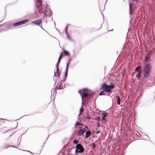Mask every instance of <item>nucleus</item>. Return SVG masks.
<instances>
[{"mask_svg":"<svg viewBox=\"0 0 155 155\" xmlns=\"http://www.w3.org/2000/svg\"><path fill=\"white\" fill-rule=\"evenodd\" d=\"M154 52H155V48H154L153 51Z\"/></svg>","mask_w":155,"mask_h":155,"instance_id":"49","label":"nucleus"},{"mask_svg":"<svg viewBox=\"0 0 155 155\" xmlns=\"http://www.w3.org/2000/svg\"><path fill=\"white\" fill-rule=\"evenodd\" d=\"M102 121L103 122V123L104 124H106V123L107 122V120L106 119V118H102Z\"/></svg>","mask_w":155,"mask_h":155,"instance_id":"26","label":"nucleus"},{"mask_svg":"<svg viewBox=\"0 0 155 155\" xmlns=\"http://www.w3.org/2000/svg\"><path fill=\"white\" fill-rule=\"evenodd\" d=\"M19 144H20V143H19L18 144V145H17V146H18L19 145Z\"/></svg>","mask_w":155,"mask_h":155,"instance_id":"58","label":"nucleus"},{"mask_svg":"<svg viewBox=\"0 0 155 155\" xmlns=\"http://www.w3.org/2000/svg\"><path fill=\"white\" fill-rule=\"evenodd\" d=\"M97 127H99L100 126V123L98 121L97 123Z\"/></svg>","mask_w":155,"mask_h":155,"instance_id":"38","label":"nucleus"},{"mask_svg":"<svg viewBox=\"0 0 155 155\" xmlns=\"http://www.w3.org/2000/svg\"><path fill=\"white\" fill-rule=\"evenodd\" d=\"M91 145V146H92L93 149L94 150L96 147V145L94 143H92Z\"/></svg>","mask_w":155,"mask_h":155,"instance_id":"29","label":"nucleus"},{"mask_svg":"<svg viewBox=\"0 0 155 155\" xmlns=\"http://www.w3.org/2000/svg\"><path fill=\"white\" fill-rule=\"evenodd\" d=\"M140 0H132V1L133 4H136L139 2H140Z\"/></svg>","mask_w":155,"mask_h":155,"instance_id":"22","label":"nucleus"},{"mask_svg":"<svg viewBox=\"0 0 155 155\" xmlns=\"http://www.w3.org/2000/svg\"><path fill=\"white\" fill-rule=\"evenodd\" d=\"M66 85H67V86H68L69 85H68V84H67Z\"/></svg>","mask_w":155,"mask_h":155,"instance_id":"59","label":"nucleus"},{"mask_svg":"<svg viewBox=\"0 0 155 155\" xmlns=\"http://www.w3.org/2000/svg\"><path fill=\"white\" fill-rule=\"evenodd\" d=\"M76 57V55L75 53V52L74 51V53H73V57H72V58H75V57Z\"/></svg>","mask_w":155,"mask_h":155,"instance_id":"36","label":"nucleus"},{"mask_svg":"<svg viewBox=\"0 0 155 155\" xmlns=\"http://www.w3.org/2000/svg\"><path fill=\"white\" fill-rule=\"evenodd\" d=\"M68 144H66V145H65L64 146V147L66 148H67L68 147Z\"/></svg>","mask_w":155,"mask_h":155,"instance_id":"46","label":"nucleus"},{"mask_svg":"<svg viewBox=\"0 0 155 155\" xmlns=\"http://www.w3.org/2000/svg\"><path fill=\"white\" fill-rule=\"evenodd\" d=\"M63 56H62V55H61V54H60V56H59V58H58V61H60V62H61V58L63 57Z\"/></svg>","mask_w":155,"mask_h":155,"instance_id":"30","label":"nucleus"},{"mask_svg":"<svg viewBox=\"0 0 155 155\" xmlns=\"http://www.w3.org/2000/svg\"><path fill=\"white\" fill-rule=\"evenodd\" d=\"M105 92L104 91H101L99 93V95L100 96L102 95H105V94L104 93Z\"/></svg>","mask_w":155,"mask_h":155,"instance_id":"25","label":"nucleus"},{"mask_svg":"<svg viewBox=\"0 0 155 155\" xmlns=\"http://www.w3.org/2000/svg\"><path fill=\"white\" fill-rule=\"evenodd\" d=\"M68 72H65L64 73V79L63 80H62L61 81H62V82L63 83L64 82L65 83V81L66 80V79H67V76H68Z\"/></svg>","mask_w":155,"mask_h":155,"instance_id":"16","label":"nucleus"},{"mask_svg":"<svg viewBox=\"0 0 155 155\" xmlns=\"http://www.w3.org/2000/svg\"><path fill=\"white\" fill-rule=\"evenodd\" d=\"M36 8L35 10V12L37 14L38 12L41 13H44L46 17L48 16L47 14L45 13L48 12V9L49 10L48 13L49 17H51L52 14V12L50 8H48L47 2H42L41 0H35Z\"/></svg>","mask_w":155,"mask_h":155,"instance_id":"1","label":"nucleus"},{"mask_svg":"<svg viewBox=\"0 0 155 155\" xmlns=\"http://www.w3.org/2000/svg\"><path fill=\"white\" fill-rule=\"evenodd\" d=\"M79 141L78 140L76 139H74L73 141V143L74 144H79L78 143Z\"/></svg>","mask_w":155,"mask_h":155,"instance_id":"28","label":"nucleus"},{"mask_svg":"<svg viewBox=\"0 0 155 155\" xmlns=\"http://www.w3.org/2000/svg\"><path fill=\"white\" fill-rule=\"evenodd\" d=\"M60 63V61H58V62L56 64V68H59V66Z\"/></svg>","mask_w":155,"mask_h":155,"instance_id":"34","label":"nucleus"},{"mask_svg":"<svg viewBox=\"0 0 155 155\" xmlns=\"http://www.w3.org/2000/svg\"><path fill=\"white\" fill-rule=\"evenodd\" d=\"M83 129H84L85 130V131H86V130H87V131L88 130H89V128L86 126H85L84 127Z\"/></svg>","mask_w":155,"mask_h":155,"instance_id":"31","label":"nucleus"},{"mask_svg":"<svg viewBox=\"0 0 155 155\" xmlns=\"http://www.w3.org/2000/svg\"><path fill=\"white\" fill-rule=\"evenodd\" d=\"M78 92L80 94L81 97L82 104L83 103V97L89 100L91 99L92 96L95 93V92L86 88L80 90L78 91Z\"/></svg>","mask_w":155,"mask_h":155,"instance_id":"4","label":"nucleus"},{"mask_svg":"<svg viewBox=\"0 0 155 155\" xmlns=\"http://www.w3.org/2000/svg\"><path fill=\"white\" fill-rule=\"evenodd\" d=\"M53 38H56V39H57L56 38H55V37H53Z\"/></svg>","mask_w":155,"mask_h":155,"instance_id":"60","label":"nucleus"},{"mask_svg":"<svg viewBox=\"0 0 155 155\" xmlns=\"http://www.w3.org/2000/svg\"><path fill=\"white\" fill-rule=\"evenodd\" d=\"M51 21H52L53 20V18L52 17H51Z\"/></svg>","mask_w":155,"mask_h":155,"instance_id":"52","label":"nucleus"},{"mask_svg":"<svg viewBox=\"0 0 155 155\" xmlns=\"http://www.w3.org/2000/svg\"><path fill=\"white\" fill-rule=\"evenodd\" d=\"M129 13L130 17L133 18H137L138 15L137 12V9L136 8V6L135 5L134 6L131 7L130 4H129Z\"/></svg>","mask_w":155,"mask_h":155,"instance_id":"5","label":"nucleus"},{"mask_svg":"<svg viewBox=\"0 0 155 155\" xmlns=\"http://www.w3.org/2000/svg\"><path fill=\"white\" fill-rule=\"evenodd\" d=\"M150 57L148 56L147 55L145 57V59H144V61L145 62V63H151L150 62H149V60H150Z\"/></svg>","mask_w":155,"mask_h":155,"instance_id":"17","label":"nucleus"},{"mask_svg":"<svg viewBox=\"0 0 155 155\" xmlns=\"http://www.w3.org/2000/svg\"><path fill=\"white\" fill-rule=\"evenodd\" d=\"M22 150L24 151H27L28 152H29V153H30L31 154H32L33 155V154L31 152L29 151H28V150Z\"/></svg>","mask_w":155,"mask_h":155,"instance_id":"41","label":"nucleus"},{"mask_svg":"<svg viewBox=\"0 0 155 155\" xmlns=\"http://www.w3.org/2000/svg\"><path fill=\"white\" fill-rule=\"evenodd\" d=\"M84 110V108H82V107H81V108L80 109V110H79L80 114H79V115H80V114H81L83 112Z\"/></svg>","mask_w":155,"mask_h":155,"instance_id":"27","label":"nucleus"},{"mask_svg":"<svg viewBox=\"0 0 155 155\" xmlns=\"http://www.w3.org/2000/svg\"><path fill=\"white\" fill-rule=\"evenodd\" d=\"M8 147H14V148H17L15 146H13V145H10Z\"/></svg>","mask_w":155,"mask_h":155,"instance_id":"40","label":"nucleus"},{"mask_svg":"<svg viewBox=\"0 0 155 155\" xmlns=\"http://www.w3.org/2000/svg\"><path fill=\"white\" fill-rule=\"evenodd\" d=\"M65 32L66 34V36H67V35H69V34H68V31H65Z\"/></svg>","mask_w":155,"mask_h":155,"instance_id":"43","label":"nucleus"},{"mask_svg":"<svg viewBox=\"0 0 155 155\" xmlns=\"http://www.w3.org/2000/svg\"><path fill=\"white\" fill-rule=\"evenodd\" d=\"M54 23L55 25V26L56 25V24H55V21H54Z\"/></svg>","mask_w":155,"mask_h":155,"instance_id":"55","label":"nucleus"},{"mask_svg":"<svg viewBox=\"0 0 155 155\" xmlns=\"http://www.w3.org/2000/svg\"><path fill=\"white\" fill-rule=\"evenodd\" d=\"M72 147L71 148V149L72 150Z\"/></svg>","mask_w":155,"mask_h":155,"instance_id":"62","label":"nucleus"},{"mask_svg":"<svg viewBox=\"0 0 155 155\" xmlns=\"http://www.w3.org/2000/svg\"><path fill=\"white\" fill-rule=\"evenodd\" d=\"M95 120L98 121H101V117H98L95 118Z\"/></svg>","mask_w":155,"mask_h":155,"instance_id":"33","label":"nucleus"},{"mask_svg":"<svg viewBox=\"0 0 155 155\" xmlns=\"http://www.w3.org/2000/svg\"><path fill=\"white\" fill-rule=\"evenodd\" d=\"M7 148H8V147H6L5 148V149H7Z\"/></svg>","mask_w":155,"mask_h":155,"instance_id":"63","label":"nucleus"},{"mask_svg":"<svg viewBox=\"0 0 155 155\" xmlns=\"http://www.w3.org/2000/svg\"><path fill=\"white\" fill-rule=\"evenodd\" d=\"M110 95V94H108L107 96H109Z\"/></svg>","mask_w":155,"mask_h":155,"instance_id":"57","label":"nucleus"},{"mask_svg":"<svg viewBox=\"0 0 155 155\" xmlns=\"http://www.w3.org/2000/svg\"><path fill=\"white\" fill-rule=\"evenodd\" d=\"M74 66L75 65L74 64H71L70 66V68H73L74 67Z\"/></svg>","mask_w":155,"mask_h":155,"instance_id":"39","label":"nucleus"},{"mask_svg":"<svg viewBox=\"0 0 155 155\" xmlns=\"http://www.w3.org/2000/svg\"><path fill=\"white\" fill-rule=\"evenodd\" d=\"M76 150L75 151V154L78 155V153H82L84 150V149L81 144H78L75 146Z\"/></svg>","mask_w":155,"mask_h":155,"instance_id":"6","label":"nucleus"},{"mask_svg":"<svg viewBox=\"0 0 155 155\" xmlns=\"http://www.w3.org/2000/svg\"><path fill=\"white\" fill-rule=\"evenodd\" d=\"M86 135L85 138L86 139L89 137L91 134V133L90 130H88L85 131Z\"/></svg>","mask_w":155,"mask_h":155,"instance_id":"14","label":"nucleus"},{"mask_svg":"<svg viewBox=\"0 0 155 155\" xmlns=\"http://www.w3.org/2000/svg\"><path fill=\"white\" fill-rule=\"evenodd\" d=\"M62 81H60V84L58 87L57 89L58 90H61L62 89H63V87L62 84H63L62 82Z\"/></svg>","mask_w":155,"mask_h":155,"instance_id":"18","label":"nucleus"},{"mask_svg":"<svg viewBox=\"0 0 155 155\" xmlns=\"http://www.w3.org/2000/svg\"><path fill=\"white\" fill-rule=\"evenodd\" d=\"M55 29L57 31H58V30L57 28H55Z\"/></svg>","mask_w":155,"mask_h":155,"instance_id":"54","label":"nucleus"},{"mask_svg":"<svg viewBox=\"0 0 155 155\" xmlns=\"http://www.w3.org/2000/svg\"><path fill=\"white\" fill-rule=\"evenodd\" d=\"M67 84H64V85H63V89H64L66 86Z\"/></svg>","mask_w":155,"mask_h":155,"instance_id":"45","label":"nucleus"},{"mask_svg":"<svg viewBox=\"0 0 155 155\" xmlns=\"http://www.w3.org/2000/svg\"><path fill=\"white\" fill-rule=\"evenodd\" d=\"M83 129H84L85 130V131H86V130H87V131L88 130H89V128L86 126H85L84 127Z\"/></svg>","mask_w":155,"mask_h":155,"instance_id":"32","label":"nucleus"},{"mask_svg":"<svg viewBox=\"0 0 155 155\" xmlns=\"http://www.w3.org/2000/svg\"><path fill=\"white\" fill-rule=\"evenodd\" d=\"M108 115V113H106L105 111H103L101 114L102 118H105Z\"/></svg>","mask_w":155,"mask_h":155,"instance_id":"13","label":"nucleus"},{"mask_svg":"<svg viewBox=\"0 0 155 155\" xmlns=\"http://www.w3.org/2000/svg\"><path fill=\"white\" fill-rule=\"evenodd\" d=\"M61 55L64 57V56H69L70 55V53L68 51L64 50L61 53Z\"/></svg>","mask_w":155,"mask_h":155,"instance_id":"11","label":"nucleus"},{"mask_svg":"<svg viewBox=\"0 0 155 155\" xmlns=\"http://www.w3.org/2000/svg\"><path fill=\"white\" fill-rule=\"evenodd\" d=\"M56 69L55 71H54V77H58L59 78L60 77V73L59 71V68H56Z\"/></svg>","mask_w":155,"mask_h":155,"instance_id":"10","label":"nucleus"},{"mask_svg":"<svg viewBox=\"0 0 155 155\" xmlns=\"http://www.w3.org/2000/svg\"><path fill=\"white\" fill-rule=\"evenodd\" d=\"M142 73L140 72L138 73V74L136 75L137 78L139 79L141 78Z\"/></svg>","mask_w":155,"mask_h":155,"instance_id":"23","label":"nucleus"},{"mask_svg":"<svg viewBox=\"0 0 155 155\" xmlns=\"http://www.w3.org/2000/svg\"><path fill=\"white\" fill-rule=\"evenodd\" d=\"M42 21L41 19H38L36 20H35L32 21L31 23L34 24L35 25H38L39 26H40V24H41Z\"/></svg>","mask_w":155,"mask_h":155,"instance_id":"8","label":"nucleus"},{"mask_svg":"<svg viewBox=\"0 0 155 155\" xmlns=\"http://www.w3.org/2000/svg\"><path fill=\"white\" fill-rule=\"evenodd\" d=\"M145 135V136H147V137H148L147 135ZM148 137L149 138V139H150V138H149V137Z\"/></svg>","mask_w":155,"mask_h":155,"instance_id":"56","label":"nucleus"},{"mask_svg":"<svg viewBox=\"0 0 155 155\" xmlns=\"http://www.w3.org/2000/svg\"><path fill=\"white\" fill-rule=\"evenodd\" d=\"M0 119H1V120H6L5 119H4L3 118H0Z\"/></svg>","mask_w":155,"mask_h":155,"instance_id":"53","label":"nucleus"},{"mask_svg":"<svg viewBox=\"0 0 155 155\" xmlns=\"http://www.w3.org/2000/svg\"><path fill=\"white\" fill-rule=\"evenodd\" d=\"M68 25H68L67 26H66L65 27V29H64V30L65 31H68Z\"/></svg>","mask_w":155,"mask_h":155,"instance_id":"37","label":"nucleus"},{"mask_svg":"<svg viewBox=\"0 0 155 155\" xmlns=\"http://www.w3.org/2000/svg\"><path fill=\"white\" fill-rule=\"evenodd\" d=\"M99 133H100V131L99 130H98V131H97V132H96V134H97Z\"/></svg>","mask_w":155,"mask_h":155,"instance_id":"48","label":"nucleus"},{"mask_svg":"<svg viewBox=\"0 0 155 155\" xmlns=\"http://www.w3.org/2000/svg\"><path fill=\"white\" fill-rule=\"evenodd\" d=\"M113 31V29H112L111 30H108V31Z\"/></svg>","mask_w":155,"mask_h":155,"instance_id":"50","label":"nucleus"},{"mask_svg":"<svg viewBox=\"0 0 155 155\" xmlns=\"http://www.w3.org/2000/svg\"><path fill=\"white\" fill-rule=\"evenodd\" d=\"M69 64H70L69 63H67V65H66V69H65V72H68V67H69Z\"/></svg>","mask_w":155,"mask_h":155,"instance_id":"21","label":"nucleus"},{"mask_svg":"<svg viewBox=\"0 0 155 155\" xmlns=\"http://www.w3.org/2000/svg\"><path fill=\"white\" fill-rule=\"evenodd\" d=\"M78 128H79V129H82V127H78Z\"/></svg>","mask_w":155,"mask_h":155,"instance_id":"47","label":"nucleus"},{"mask_svg":"<svg viewBox=\"0 0 155 155\" xmlns=\"http://www.w3.org/2000/svg\"><path fill=\"white\" fill-rule=\"evenodd\" d=\"M29 21V20L28 19H26L22 20L21 21L17 22L14 23L13 25V26L15 27L19 25H20L23 24H25L28 23Z\"/></svg>","mask_w":155,"mask_h":155,"instance_id":"7","label":"nucleus"},{"mask_svg":"<svg viewBox=\"0 0 155 155\" xmlns=\"http://www.w3.org/2000/svg\"><path fill=\"white\" fill-rule=\"evenodd\" d=\"M49 137V136H48V138H47V139H48V138Z\"/></svg>","mask_w":155,"mask_h":155,"instance_id":"64","label":"nucleus"},{"mask_svg":"<svg viewBox=\"0 0 155 155\" xmlns=\"http://www.w3.org/2000/svg\"><path fill=\"white\" fill-rule=\"evenodd\" d=\"M58 32H59L60 33V31L59 30H58Z\"/></svg>","mask_w":155,"mask_h":155,"instance_id":"61","label":"nucleus"},{"mask_svg":"<svg viewBox=\"0 0 155 155\" xmlns=\"http://www.w3.org/2000/svg\"><path fill=\"white\" fill-rule=\"evenodd\" d=\"M152 71V65L151 63H143V77L142 78V81L146 82L151 76Z\"/></svg>","mask_w":155,"mask_h":155,"instance_id":"2","label":"nucleus"},{"mask_svg":"<svg viewBox=\"0 0 155 155\" xmlns=\"http://www.w3.org/2000/svg\"><path fill=\"white\" fill-rule=\"evenodd\" d=\"M84 117L85 119V120H89L90 119V117L89 116H84Z\"/></svg>","mask_w":155,"mask_h":155,"instance_id":"24","label":"nucleus"},{"mask_svg":"<svg viewBox=\"0 0 155 155\" xmlns=\"http://www.w3.org/2000/svg\"><path fill=\"white\" fill-rule=\"evenodd\" d=\"M136 71L138 73H142L143 70L142 69V67L141 66L138 65L135 69Z\"/></svg>","mask_w":155,"mask_h":155,"instance_id":"12","label":"nucleus"},{"mask_svg":"<svg viewBox=\"0 0 155 155\" xmlns=\"http://www.w3.org/2000/svg\"><path fill=\"white\" fill-rule=\"evenodd\" d=\"M153 53V51H150L148 52L147 55L148 56L150 57L152 55Z\"/></svg>","mask_w":155,"mask_h":155,"instance_id":"20","label":"nucleus"},{"mask_svg":"<svg viewBox=\"0 0 155 155\" xmlns=\"http://www.w3.org/2000/svg\"><path fill=\"white\" fill-rule=\"evenodd\" d=\"M75 132H77V134L78 136L83 135L85 132V129L83 128L82 129H79V130H76L75 131Z\"/></svg>","mask_w":155,"mask_h":155,"instance_id":"9","label":"nucleus"},{"mask_svg":"<svg viewBox=\"0 0 155 155\" xmlns=\"http://www.w3.org/2000/svg\"><path fill=\"white\" fill-rule=\"evenodd\" d=\"M27 115H25L21 117L20 118H21L22 117H24V116H27Z\"/></svg>","mask_w":155,"mask_h":155,"instance_id":"51","label":"nucleus"},{"mask_svg":"<svg viewBox=\"0 0 155 155\" xmlns=\"http://www.w3.org/2000/svg\"><path fill=\"white\" fill-rule=\"evenodd\" d=\"M117 82V79H110L108 82L110 85H108L104 82L101 85V88L106 93H111L112 92V90L114 88V85Z\"/></svg>","mask_w":155,"mask_h":155,"instance_id":"3","label":"nucleus"},{"mask_svg":"<svg viewBox=\"0 0 155 155\" xmlns=\"http://www.w3.org/2000/svg\"><path fill=\"white\" fill-rule=\"evenodd\" d=\"M117 100V103L118 105H120L121 103V99L120 96L118 95L116 96Z\"/></svg>","mask_w":155,"mask_h":155,"instance_id":"15","label":"nucleus"},{"mask_svg":"<svg viewBox=\"0 0 155 155\" xmlns=\"http://www.w3.org/2000/svg\"><path fill=\"white\" fill-rule=\"evenodd\" d=\"M40 27L41 28L42 30H44V31H46V32H47L48 34V32L47 31L45 30V29H44V28H42L41 26H40Z\"/></svg>","mask_w":155,"mask_h":155,"instance_id":"42","label":"nucleus"},{"mask_svg":"<svg viewBox=\"0 0 155 155\" xmlns=\"http://www.w3.org/2000/svg\"><path fill=\"white\" fill-rule=\"evenodd\" d=\"M67 38L68 40L70 41H72V39L71 38V37L69 35L67 36Z\"/></svg>","mask_w":155,"mask_h":155,"instance_id":"35","label":"nucleus"},{"mask_svg":"<svg viewBox=\"0 0 155 155\" xmlns=\"http://www.w3.org/2000/svg\"><path fill=\"white\" fill-rule=\"evenodd\" d=\"M83 126V125L80 122L77 121L76 122L75 124H74L75 127H74V128H76V127L78 126Z\"/></svg>","mask_w":155,"mask_h":155,"instance_id":"19","label":"nucleus"},{"mask_svg":"<svg viewBox=\"0 0 155 155\" xmlns=\"http://www.w3.org/2000/svg\"><path fill=\"white\" fill-rule=\"evenodd\" d=\"M71 60L72 58H70V59H68V63L70 64V61Z\"/></svg>","mask_w":155,"mask_h":155,"instance_id":"44","label":"nucleus"}]
</instances>
